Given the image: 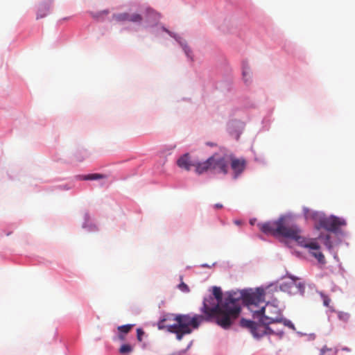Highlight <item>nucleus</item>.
I'll return each mask as SVG.
<instances>
[{"instance_id":"f257e3e1","label":"nucleus","mask_w":355,"mask_h":355,"mask_svg":"<svg viewBox=\"0 0 355 355\" xmlns=\"http://www.w3.org/2000/svg\"><path fill=\"white\" fill-rule=\"evenodd\" d=\"M213 297L209 296L203 301L201 311L204 313V320L213 321L224 329H229L239 318L241 311V299L229 293L223 299V293L220 287L212 288Z\"/></svg>"},{"instance_id":"f03ea898","label":"nucleus","mask_w":355,"mask_h":355,"mask_svg":"<svg viewBox=\"0 0 355 355\" xmlns=\"http://www.w3.org/2000/svg\"><path fill=\"white\" fill-rule=\"evenodd\" d=\"M204 316L201 315L191 317L189 315L167 314L159 320L157 327L159 329H166L168 331L175 334L177 339L181 340L184 335L192 332V328H198Z\"/></svg>"},{"instance_id":"7ed1b4c3","label":"nucleus","mask_w":355,"mask_h":355,"mask_svg":"<svg viewBox=\"0 0 355 355\" xmlns=\"http://www.w3.org/2000/svg\"><path fill=\"white\" fill-rule=\"evenodd\" d=\"M259 230L265 234L279 235L286 238L295 240L302 247H309L312 249L318 248V245L313 241L300 235L301 230L296 225H286L284 218L277 220L258 223Z\"/></svg>"},{"instance_id":"20e7f679","label":"nucleus","mask_w":355,"mask_h":355,"mask_svg":"<svg viewBox=\"0 0 355 355\" xmlns=\"http://www.w3.org/2000/svg\"><path fill=\"white\" fill-rule=\"evenodd\" d=\"M250 309L253 312L254 318H259V322L263 324L266 334L272 332L268 324L282 322L283 320L281 310L272 304L267 303L265 306L258 310L253 309L252 307Z\"/></svg>"},{"instance_id":"39448f33","label":"nucleus","mask_w":355,"mask_h":355,"mask_svg":"<svg viewBox=\"0 0 355 355\" xmlns=\"http://www.w3.org/2000/svg\"><path fill=\"white\" fill-rule=\"evenodd\" d=\"M230 161L227 156L214 153L205 161L202 162L198 167V175L208 171L226 175L229 171Z\"/></svg>"},{"instance_id":"423d86ee","label":"nucleus","mask_w":355,"mask_h":355,"mask_svg":"<svg viewBox=\"0 0 355 355\" xmlns=\"http://www.w3.org/2000/svg\"><path fill=\"white\" fill-rule=\"evenodd\" d=\"M346 225L344 219L331 216L329 217H321L318 220L317 228H323L327 231L336 232L340 227Z\"/></svg>"},{"instance_id":"0eeeda50","label":"nucleus","mask_w":355,"mask_h":355,"mask_svg":"<svg viewBox=\"0 0 355 355\" xmlns=\"http://www.w3.org/2000/svg\"><path fill=\"white\" fill-rule=\"evenodd\" d=\"M202 162H199L193 157L191 156L189 153H185L181 157L178 158L177 160V165L180 168L184 169L185 171H189L191 170V168H194V171L196 174L198 175V172L197 171L198 166L201 164Z\"/></svg>"},{"instance_id":"6e6552de","label":"nucleus","mask_w":355,"mask_h":355,"mask_svg":"<svg viewBox=\"0 0 355 355\" xmlns=\"http://www.w3.org/2000/svg\"><path fill=\"white\" fill-rule=\"evenodd\" d=\"M240 324L242 327L249 329L254 337H261L266 334L263 325L258 324L252 320L242 318Z\"/></svg>"},{"instance_id":"1a4fd4ad","label":"nucleus","mask_w":355,"mask_h":355,"mask_svg":"<svg viewBox=\"0 0 355 355\" xmlns=\"http://www.w3.org/2000/svg\"><path fill=\"white\" fill-rule=\"evenodd\" d=\"M281 288L284 291H288L290 293L295 294L300 293L303 295L304 293V284L301 282H297L296 279L291 277V281L289 282H285Z\"/></svg>"},{"instance_id":"9d476101","label":"nucleus","mask_w":355,"mask_h":355,"mask_svg":"<svg viewBox=\"0 0 355 355\" xmlns=\"http://www.w3.org/2000/svg\"><path fill=\"white\" fill-rule=\"evenodd\" d=\"M231 168L233 171L234 178H237L245 169L246 160L244 158H237L231 156L230 159Z\"/></svg>"},{"instance_id":"9b49d317","label":"nucleus","mask_w":355,"mask_h":355,"mask_svg":"<svg viewBox=\"0 0 355 355\" xmlns=\"http://www.w3.org/2000/svg\"><path fill=\"white\" fill-rule=\"evenodd\" d=\"M244 298L250 306H257L260 302H263L264 296L262 293H250Z\"/></svg>"},{"instance_id":"f8f14e48","label":"nucleus","mask_w":355,"mask_h":355,"mask_svg":"<svg viewBox=\"0 0 355 355\" xmlns=\"http://www.w3.org/2000/svg\"><path fill=\"white\" fill-rule=\"evenodd\" d=\"M242 75L243 79L246 84L250 83L251 82L252 72L247 62H244L243 64Z\"/></svg>"},{"instance_id":"ddd939ff","label":"nucleus","mask_w":355,"mask_h":355,"mask_svg":"<svg viewBox=\"0 0 355 355\" xmlns=\"http://www.w3.org/2000/svg\"><path fill=\"white\" fill-rule=\"evenodd\" d=\"M306 239L315 241L318 245H319L315 241V239ZM318 246H320V245H318ZM307 248L311 250V254H312V256H313L315 259H317L320 263H324V261H325L324 256L323 255V254L321 252L319 251L320 247H318V248H317V249H312L309 247H307Z\"/></svg>"},{"instance_id":"4468645a","label":"nucleus","mask_w":355,"mask_h":355,"mask_svg":"<svg viewBox=\"0 0 355 355\" xmlns=\"http://www.w3.org/2000/svg\"><path fill=\"white\" fill-rule=\"evenodd\" d=\"M112 19L117 22L129 21V13L122 12L119 14H114Z\"/></svg>"},{"instance_id":"2eb2a0df","label":"nucleus","mask_w":355,"mask_h":355,"mask_svg":"<svg viewBox=\"0 0 355 355\" xmlns=\"http://www.w3.org/2000/svg\"><path fill=\"white\" fill-rule=\"evenodd\" d=\"M106 175L100 173H92L83 175L81 180H96L99 179L105 178Z\"/></svg>"},{"instance_id":"dca6fc26","label":"nucleus","mask_w":355,"mask_h":355,"mask_svg":"<svg viewBox=\"0 0 355 355\" xmlns=\"http://www.w3.org/2000/svg\"><path fill=\"white\" fill-rule=\"evenodd\" d=\"M133 349H134L133 345L125 343V344H123L120 347L119 352L120 354L125 355V354H129L132 353L133 352Z\"/></svg>"},{"instance_id":"f3484780","label":"nucleus","mask_w":355,"mask_h":355,"mask_svg":"<svg viewBox=\"0 0 355 355\" xmlns=\"http://www.w3.org/2000/svg\"><path fill=\"white\" fill-rule=\"evenodd\" d=\"M133 327L134 324H125L119 326L117 329L119 331V333L125 334L130 332Z\"/></svg>"},{"instance_id":"a211bd4d","label":"nucleus","mask_w":355,"mask_h":355,"mask_svg":"<svg viewBox=\"0 0 355 355\" xmlns=\"http://www.w3.org/2000/svg\"><path fill=\"white\" fill-rule=\"evenodd\" d=\"M143 18L141 15L138 13H129V21L133 23H140L142 21Z\"/></svg>"},{"instance_id":"6ab92c4d","label":"nucleus","mask_w":355,"mask_h":355,"mask_svg":"<svg viewBox=\"0 0 355 355\" xmlns=\"http://www.w3.org/2000/svg\"><path fill=\"white\" fill-rule=\"evenodd\" d=\"M338 318L340 321L347 322L349 320L350 315L346 312L339 311L338 313Z\"/></svg>"},{"instance_id":"aec40b11","label":"nucleus","mask_w":355,"mask_h":355,"mask_svg":"<svg viewBox=\"0 0 355 355\" xmlns=\"http://www.w3.org/2000/svg\"><path fill=\"white\" fill-rule=\"evenodd\" d=\"M180 44L182 45L183 50H184L185 54L187 55V56L188 58H189L191 60H193L192 51L190 49V48L186 44H182V43H180Z\"/></svg>"},{"instance_id":"412c9836","label":"nucleus","mask_w":355,"mask_h":355,"mask_svg":"<svg viewBox=\"0 0 355 355\" xmlns=\"http://www.w3.org/2000/svg\"><path fill=\"white\" fill-rule=\"evenodd\" d=\"M108 14H109V10H104L101 11L99 12H97V13H95V14H92V17L94 18H95V19H99L103 16L107 15Z\"/></svg>"},{"instance_id":"4be33fe9","label":"nucleus","mask_w":355,"mask_h":355,"mask_svg":"<svg viewBox=\"0 0 355 355\" xmlns=\"http://www.w3.org/2000/svg\"><path fill=\"white\" fill-rule=\"evenodd\" d=\"M321 297L322 299L324 306L327 307H329V304L331 303V299L326 295L321 293Z\"/></svg>"},{"instance_id":"5701e85b","label":"nucleus","mask_w":355,"mask_h":355,"mask_svg":"<svg viewBox=\"0 0 355 355\" xmlns=\"http://www.w3.org/2000/svg\"><path fill=\"white\" fill-rule=\"evenodd\" d=\"M178 288L180 290H181L183 292H189V288L188 287V286L184 284V282H181L179 285H178Z\"/></svg>"},{"instance_id":"b1692460","label":"nucleus","mask_w":355,"mask_h":355,"mask_svg":"<svg viewBox=\"0 0 355 355\" xmlns=\"http://www.w3.org/2000/svg\"><path fill=\"white\" fill-rule=\"evenodd\" d=\"M144 332L141 329H137V338L139 341L142 340V336H144Z\"/></svg>"},{"instance_id":"393cba45","label":"nucleus","mask_w":355,"mask_h":355,"mask_svg":"<svg viewBox=\"0 0 355 355\" xmlns=\"http://www.w3.org/2000/svg\"><path fill=\"white\" fill-rule=\"evenodd\" d=\"M282 322H284V324L286 325V326H288L289 327H293V324H292V322L288 320H286V319H284L283 318V320Z\"/></svg>"},{"instance_id":"a878e982","label":"nucleus","mask_w":355,"mask_h":355,"mask_svg":"<svg viewBox=\"0 0 355 355\" xmlns=\"http://www.w3.org/2000/svg\"><path fill=\"white\" fill-rule=\"evenodd\" d=\"M329 239H330V236L329 235H327L326 236L325 245H327L329 248H331V244H330Z\"/></svg>"},{"instance_id":"bb28decb","label":"nucleus","mask_w":355,"mask_h":355,"mask_svg":"<svg viewBox=\"0 0 355 355\" xmlns=\"http://www.w3.org/2000/svg\"><path fill=\"white\" fill-rule=\"evenodd\" d=\"M329 350H331V349L327 348V347H324L321 349L320 355H324V353L326 352V351H329Z\"/></svg>"},{"instance_id":"cd10ccee","label":"nucleus","mask_w":355,"mask_h":355,"mask_svg":"<svg viewBox=\"0 0 355 355\" xmlns=\"http://www.w3.org/2000/svg\"><path fill=\"white\" fill-rule=\"evenodd\" d=\"M118 337H119V339L120 340H125V335H124L123 334H121V333H119V334Z\"/></svg>"},{"instance_id":"c85d7f7f","label":"nucleus","mask_w":355,"mask_h":355,"mask_svg":"<svg viewBox=\"0 0 355 355\" xmlns=\"http://www.w3.org/2000/svg\"><path fill=\"white\" fill-rule=\"evenodd\" d=\"M214 207L216 208V209H221L223 208V205L222 204H220V203H216Z\"/></svg>"},{"instance_id":"c756f323","label":"nucleus","mask_w":355,"mask_h":355,"mask_svg":"<svg viewBox=\"0 0 355 355\" xmlns=\"http://www.w3.org/2000/svg\"><path fill=\"white\" fill-rule=\"evenodd\" d=\"M255 220H256L255 219H252V220H250V223L252 225H253L254 224Z\"/></svg>"},{"instance_id":"7c9ffc66","label":"nucleus","mask_w":355,"mask_h":355,"mask_svg":"<svg viewBox=\"0 0 355 355\" xmlns=\"http://www.w3.org/2000/svg\"><path fill=\"white\" fill-rule=\"evenodd\" d=\"M304 211H305V215H306V217H308V209H304Z\"/></svg>"},{"instance_id":"2f4dec72","label":"nucleus","mask_w":355,"mask_h":355,"mask_svg":"<svg viewBox=\"0 0 355 355\" xmlns=\"http://www.w3.org/2000/svg\"><path fill=\"white\" fill-rule=\"evenodd\" d=\"M234 223L236 225H240L241 222L239 220H235Z\"/></svg>"},{"instance_id":"473e14b6","label":"nucleus","mask_w":355,"mask_h":355,"mask_svg":"<svg viewBox=\"0 0 355 355\" xmlns=\"http://www.w3.org/2000/svg\"><path fill=\"white\" fill-rule=\"evenodd\" d=\"M44 16H45V15H40V16L37 15V19H38V18H41V17H43Z\"/></svg>"}]
</instances>
